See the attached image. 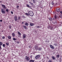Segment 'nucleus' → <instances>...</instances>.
Wrapping results in <instances>:
<instances>
[{"label":"nucleus","instance_id":"393cba45","mask_svg":"<svg viewBox=\"0 0 62 62\" xmlns=\"http://www.w3.org/2000/svg\"><path fill=\"white\" fill-rule=\"evenodd\" d=\"M18 19L19 21H20V20H21V17H18Z\"/></svg>","mask_w":62,"mask_h":62},{"label":"nucleus","instance_id":"2f4dec72","mask_svg":"<svg viewBox=\"0 0 62 62\" xmlns=\"http://www.w3.org/2000/svg\"><path fill=\"white\" fill-rule=\"evenodd\" d=\"M6 11L7 12H8V9H7L6 10Z\"/></svg>","mask_w":62,"mask_h":62},{"label":"nucleus","instance_id":"b1692460","mask_svg":"<svg viewBox=\"0 0 62 62\" xmlns=\"http://www.w3.org/2000/svg\"><path fill=\"white\" fill-rule=\"evenodd\" d=\"M23 27H24V28L25 29H26V28H27V27L26 26H24Z\"/></svg>","mask_w":62,"mask_h":62},{"label":"nucleus","instance_id":"a18cd8bd","mask_svg":"<svg viewBox=\"0 0 62 62\" xmlns=\"http://www.w3.org/2000/svg\"><path fill=\"white\" fill-rule=\"evenodd\" d=\"M22 24H23V22L22 23Z\"/></svg>","mask_w":62,"mask_h":62},{"label":"nucleus","instance_id":"c03bdc74","mask_svg":"<svg viewBox=\"0 0 62 62\" xmlns=\"http://www.w3.org/2000/svg\"><path fill=\"white\" fill-rule=\"evenodd\" d=\"M17 43H19V42L17 41Z\"/></svg>","mask_w":62,"mask_h":62},{"label":"nucleus","instance_id":"c756f323","mask_svg":"<svg viewBox=\"0 0 62 62\" xmlns=\"http://www.w3.org/2000/svg\"><path fill=\"white\" fill-rule=\"evenodd\" d=\"M16 8H17L18 9L19 8V6L18 5V6H16Z\"/></svg>","mask_w":62,"mask_h":62},{"label":"nucleus","instance_id":"2eb2a0df","mask_svg":"<svg viewBox=\"0 0 62 62\" xmlns=\"http://www.w3.org/2000/svg\"><path fill=\"white\" fill-rule=\"evenodd\" d=\"M25 25H26L27 26H28V23H25Z\"/></svg>","mask_w":62,"mask_h":62},{"label":"nucleus","instance_id":"864d4df0","mask_svg":"<svg viewBox=\"0 0 62 62\" xmlns=\"http://www.w3.org/2000/svg\"><path fill=\"white\" fill-rule=\"evenodd\" d=\"M0 54H1V53H0Z\"/></svg>","mask_w":62,"mask_h":62},{"label":"nucleus","instance_id":"412c9836","mask_svg":"<svg viewBox=\"0 0 62 62\" xmlns=\"http://www.w3.org/2000/svg\"><path fill=\"white\" fill-rule=\"evenodd\" d=\"M3 44V43L1 42H0V46H1Z\"/></svg>","mask_w":62,"mask_h":62},{"label":"nucleus","instance_id":"ea45409f","mask_svg":"<svg viewBox=\"0 0 62 62\" xmlns=\"http://www.w3.org/2000/svg\"><path fill=\"white\" fill-rule=\"evenodd\" d=\"M60 13H61V14H62V11H60Z\"/></svg>","mask_w":62,"mask_h":62},{"label":"nucleus","instance_id":"79ce46f5","mask_svg":"<svg viewBox=\"0 0 62 62\" xmlns=\"http://www.w3.org/2000/svg\"><path fill=\"white\" fill-rule=\"evenodd\" d=\"M29 8H31V9L32 8H31V7H29Z\"/></svg>","mask_w":62,"mask_h":62},{"label":"nucleus","instance_id":"4c0bfd02","mask_svg":"<svg viewBox=\"0 0 62 62\" xmlns=\"http://www.w3.org/2000/svg\"><path fill=\"white\" fill-rule=\"evenodd\" d=\"M11 13L12 14H13V12L12 11H11Z\"/></svg>","mask_w":62,"mask_h":62},{"label":"nucleus","instance_id":"f704fd0d","mask_svg":"<svg viewBox=\"0 0 62 62\" xmlns=\"http://www.w3.org/2000/svg\"><path fill=\"white\" fill-rule=\"evenodd\" d=\"M49 19L50 21L52 20V18H50Z\"/></svg>","mask_w":62,"mask_h":62},{"label":"nucleus","instance_id":"a211bd4d","mask_svg":"<svg viewBox=\"0 0 62 62\" xmlns=\"http://www.w3.org/2000/svg\"><path fill=\"white\" fill-rule=\"evenodd\" d=\"M35 49L38 50V48H38V46H36L35 47Z\"/></svg>","mask_w":62,"mask_h":62},{"label":"nucleus","instance_id":"c9c22d12","mask_svg":"<svg viewBox=\"0 0 62 62\" xmlns=\"http://www.w3.org/2000/svg\"><path fill=\"white\" fill-rule=\"evenodd\" d=\"M6 44L7 46H8V43H6Z\"/></svg>","mask_w":62,"mask_h":62},{"label":"nucleus","instance_id":"4468645a","mask_svg":"<svg viewBox=\"0 0 62 62\" xmlns=\"http://www.w3.org/2000/svg\"><path fill=\"white\" fill-rule=\"evenodd\" d=\"M35 61L34 60H31L30 61V62H34Z\"/></svg>","mask_w":62,"mask_h":62},{"label":"nucleus","instance_id":"dca6fc26","mask_svg":"<svg viewBox=\"0 0 62 62\" xmlns=\"http://www.w3.org/2000/svg\"><path fill=\"white\" fill-rule=\"evenodd\" d=\"M17 34H18V35H21V34L19 31H18V32Z\"/></svg>","mask_w":62,"mask_h":62},{"label":"nucleus","instance_id":"39448f33","mask_svg":"<svg viewBox=\"0 0 62 62\" xmlns=\"http://www.w3.org/2000/svg\"><path fill=\"white\" fill-rule=\"evenodd\" d=\"M47 28L48 29H50L52 30V29H53V27L50 26H49L47 27Z\"/></svg>","mask_w":62,"mask_h":62},{"label":"nucleus","instance_id":"37998d69","mask_svg":"<svg viewBox=\"0 0 62 62\" xmlns=\"http://www.w3.org/2000/svg\"><path fill=\"white\" fill-rule=\"evenodd\" d=\"M0 21L1 22H2V20H0Z\"/></svg>","mask_w":62,"mask_h":62},{"label":"nucleus","instance_id":"a878e982","mask_svg":"<svg viewBox=\"0 0 62 62\" xmlns=\"http://www.w3.org/2000/svg\"><path fill=\"white\" fill-rule=\"evenodd\" d=\"M13 40H17V39H16L15 38H14L13 39Z\"/></svg>","mask_w":62,"mask_h":62},{"label":"nucleus","instance_id":"4be33fe9","mask_svg":"<svg viewBox=\"0 0 62 62\" xmlns=\"http://www.w3.org/2000/svg\"><path fill=\"white\" fill-rule=\"evenodd\" d=\"M59 56H60V55L58 54L57 55L56 57L58 58H59Z\"/></svg>","mask_w":62,"mask_h":62},{"label":"nucleus","instance_id":"cd10ccee","mask_svg":"<svg viewBox=\"0 0 62 62\" xmlns=\"http://www.w3.org/2000/svg\"><path fill=\"white\" fill-rule=\"evenodd\" d=\"M52 60H49L48 62H52Z\"/></svg>","mask_w":62,"mask_h":62},{"label":"nucleus","instance_id":"9b49d317","mask_svg":"<svg viewBox=\"0 0 62 62\" xmlns=\"http://www.w3.org/2000/svg\"><path fill=\"white\" fill-rule=\"evenodd\" d=\"M15 21H17V20H18V18H17V17H16V16H15Z\"/></svg>","mask_w":62,"mask_h":62},{"label":"nucleus","instance_id":"423d86ee","mask_svg":"<svg viewBox=\"0 0 62 62\" xmlns=\"http://www.w3.org/2000/svg\"><path fill=\"white\" fill-rule=\"evenodd\" d=\"M56 11L57 12H59L60 11V8H56Z\"/></svg>","mask_w":62,"mask_h":62},{"label":"nucleus","instance_id":"de8ad7c7","mask_svg":"<svg viewBox=\"0 0 62 62\" xmlns=\"http://www.w3.org/2000/svg\"><path fill=\"white\" fill-rule=\"evenodd\" d=\"M33 3H35V1H33Z\"/></svg>","mask_w":62,"mask_h":62},{"label":"nucleus","instance_id":"7c9ffc66","mask_svg":"<svg viewBox=\"0 0 62 62\" xmlns=\"http://www.w3.org/2000/svg\"><path fill=\"white\" fill-rule=\"evenodd\" d=\"M2 46L3 47H5V44H3Z\"/></svg>","mask_w":62,"mask_h":62},{"label":"nucleus","instance_id":"aec40b11","mask_svg":"<svg viewBox=\"0 0 62 62\" xmlns=\"http://www.w3.org/2000/svg\"><path fill=\"white\" fill-rule=\"evenodd\" d=\"M25 14H26V15H27V16H29V14H28L27 13H26Z\"/></svg>","mask_w":62,"mask_h":62},{"label":"nucleus","instance_id":"f8f14e48","mask_svg":"<svg viewBox=\"0 0 62 62\" xmlns=\"http://www.w3.org/2000/svg\"><path fill=\"white\" fill-rule=\"evenodd\" d=\"M52 58L53 60H55V57H54V56H53Z\"/></svg>","mask_w":62,"mask_h":62},{"label":"nucleus","instance_id":"c85d7f7f","mask_svg":"<svg viewBox=\"0 0 62 62\" xmlns=\"http://www.w3.org/2000/svg\"><path fill=\"white\" fill-rule=\"evenodd\" d=\"M51 4L52 5H54V2H53V1H52V3H51Z\"/></svg>","mask_w":62,"mask_h":62},{"label":"nucleus","instance_id":"ddd939ff","mask_svg":"<svg viewBox=\"0 0 62 62\" xmlns=\"http://www.w3.org/2000/svg\"><path fill=\"white\" fill-rule=\"evenodd\" d=\"M8 38L9 39H11V37L10 36H9L8 37Z\"/></svg>","mask_w":62,"mask_h":62},{"label":"nucleus","instance_id":"9d476101","mask_svg":"<svg viewBox=\"0 0 62 62\" xmlns=\"http://www.w3.org/2000/svg\"><path fill=\"white\" fill-rule=\"evenodd\" d=\"M30 25L31 26H33V25H34V23H30Z\"/></svg>","mask_w":62,"mask_h":62},{"label":"nucleus","instance_id":"72a5a7b5","mask_svg":"<svg viewBox=\"0 0 62 62\" xmlns=\"http://www.w3.org/2000/svg\"><path fill=\"white\" fill-rule=\"evenodd\" d=\"M9 28H10V29L11 28V26L10 25L9 26Z\"/></svg>","mask_w":62,"mask_h":62},{"label":"nucleus","instance_id":"8fccbe9b","mask_svg":"<svg viewBox=\"0 0 62 62\" xmlns=\"http://www.w3.org/2000/svg\"><path fill=\"white\" fill-rule=\"evenodd\" d=\"M35 1V0H33V2H34V1Z\"/></svg>","mask_w":62,"mask_h":62},{"label":"nucleus","instance_id":"e433bc0d","mask_svg":"<svg viewBox=\"0 0 62 62\" xmlns=\"http://www.w3.org/2000/svg\"><path fill=\"white\" fill-rule=\"evenodd\" d=\"M5 38V37L4 36L2 38V39H4Z\"/></svg>","mask_w":62,"mask_h":62},{"label":"nucleus","instance_id":"0eeeda50","mask_svg":"<svg viewBox=\"0 0 62 62\" xmlns=\"http://www.w3.org/2000/svg\"><path fill=\"white\" fill-rule=\"evenodd\" d=\"M39 57H40V55H38L35 57V58L36 59H37L38 58H39Z\"/></svg>","mask_w":62,"mask_h":62},{"label":"nucleus","instance_id":"f3484780","mask_svg":"<svg viewBox=\"0 0 62 62\" xmlns=\"http://www.w3.org/2000/svg\"><path fill=\"white\" fill-rule=\"evenodd\" d=\"M41 48H40V47H39L38 48V50H39V51H40V50H41Z\"/></svg>","mask_w":62,"mask_h":62},{"label":"nucleus","instance_id":"7ed1b4c3","mask_svg":"<svg viewBox=\"0 0 62 62\" xmlns=\"http://www.w3.org/2000/svg\"><path fill=\"white\" fill-rule=\"evenodd\" d=\"M25 59H26V60L27 61H29V58L27 56H26V58H25Z\"/></svg>","mask_w":62,"mask_h":62},{"label":"nucleus","instance_id":"3c124183","mask_svg":"<svg viewBox=\"0 0 62 62\" xmlns=\"http://www.w3.org/2000/svg\"><path fill=\"white\" fill-rule=\"evenodd\" d=\"M55 18L56 19V16H55Z\"/></svg>","mask_w":62,"mask_h":62},{"label":"nucleus","instance_id":"6ab92c4d","mask_svg":"<svg viewBox=\"0 0 62 62\" xmlns=\"http://www.w3.org/2000/svg\"><path fill=\"white\" fill-rule=\"evenodd\" d=\"M12 36H13V37H15V34L14 33H13L12 34Z\"/></svg>","mask_w":62,"mask_h":62},{"label":"nucleus","instance_id":"bb28decb","mask_svg":"<svg viewBox=\"0 0 62 62\" xmlns=\"http://www.w3.org/2000/svg\"><path fill=\"white\" fill-rule=\"evenodd\" d=\"M31 6H34V4L32 3H31Z\"/></svg>","mask_w":62,"mask_h":62},{"label":"nucleus","instance_id":"49530a36","mask_svg":"<svg viewBox=\"0 0 62 62\" xmlns=\"http://www.w3.org/2000/svg\"><path fill=\"white\" fill-rule=\"evenodd\" d=\"M29 3H30V4H31V2H29Z\"/></svg>","mask_w":62,"mask_h":62},{"label":"nucleus","instance_id":"f257e3e1","mask_svg":"<svg viewBox=\"0 0 62 62\" xmlns=\"http://www.w3.org/2000/svg\"><path fill=\"white\" fill-rule=\"evenodd\" d=\"M28 13L30 16H33L34 15V13L33 12L31 11H30L28 12Z\"/></svg>","mask_w":62,"mask_h":62},{"label":"nucleus","instance_id":"473e14b6","mask_svg":"<svg viewBox=\"0 0 62 62\" xmlns=\"http://www.w3.org/2000/svg\"><path fill=\"white\" fill-rule=\"evenodd\" d=\"M54 45H55V46H57V45L56 44H54Z\"/></svg>","mask_w":62,"mask_h":62},{"label":"nucleus","instance_id":"58836bf2","mask_svg":"<svg viewBox=\"0 0 62 62\" xmlns=\"http://www.w3.org/2000/svg\"><path fill=\"white\" fill-rule=\"evenodd\" d=\"M37 28H39V26H36Z\"/></svg>","mask_w":62,"mask_h":62},{"label":"nucleus","instance_id":"5701e85b","mask_svg":"<svg viewBox=\"0 0 62 62\" xmlns=\"http://www.w3.org/2000/svg\"><path fill=\"white\" fill-rule=\"evenodd\" d=\"M26 6L27 7H28V8H29L30 7V6H29V5L28 4H27Z\"/></svg>","mask_w":62,"mask_h":62},{"label":"nucleus","instance_id":"09e8293b","mask_svg":"<svg viewBox=\"0 0 62 62\" xmlns=\"http://www.w3.org/2000/svg\"><path fill=\"white\" fill-rule=\"evenodd\" d=\"M46 42H48L47 41H46Z\"/></svg>","mask_w":62,"mask_h":62},{"label":"nucleus","instance_id":"f03ea898","mask_svg":"<svg viewBox=\"0 0 62 62\" xmlns=\"http://www.w3.org/2000/svg\"><path fill=\"white\" fill-rule=\"evenodd\" d=\"M1 11L2 13L3 14H5L6 13V11L4 10V9H1Z\"/></svg>","mask_w":62,"mask_h":62},{"label":"nucleus","instance_id":"20e7f679","mask_svg":"<svg viewBox=\"0 0 62 62\" xmlns=\"http://www.w3.org/2000/svg\"><path fill=\"white\" fill-rule=\"evenodd\" d=\"M50 46L51 49H54V46H53L52 45H50Z\"/></svg>","mask_w":62,"mask_h":62},{"label":"nucleus","instance_id":"a19ab883","mask_svg":"<svg viewBox=\"0 0 62 62\" xmlns=\"http://www.w3.org/2000/svg\"><path fill=\"white\" fill-rule=\"evenodd\" d=\"M0 49H2V48H1V46H0Z\"/></svg>","mask_w":62,"mask_h":62},{"label":"nucleus","instance_id":"6e6552de","mask_svg":"<svg viewBox=\"0 0 62 62\" xmlns=\"http://www.w3.org/2000/svg\"><path fill=\"white\" fill-rule=\"evenodd\" d=\"M26 38V35L25 34H24L23 35V39H25Z\"/></svg>","mask_w":62,"mask_h":62},{"label":"nucleus","instance_id":"603ef678","mask_svg":"<svg viewBox=\"0 0 62 62\" xmlns=\"http://www.w3.org/2000/svg\"><path fill=\"white\" fill-rule=\"evenodd\" d=\"M2 1H0V3H2Z\"/></svg>","mask_w":62,"mask_h":62},{"label":"nucleus","instance_id":"1a4fd4ad","mask_svg":"<svg viewBox=\"0 0 62 62\" xmlns=\"http://www.w3.org/2000/svg\"><path fill=\"white\" fill-rule=\"evenodd\" d=\"M2 8H5V9H6V6L3 5H2Z\"/></svg>","mask_w":62,"mask_h":62}]
</instances>
